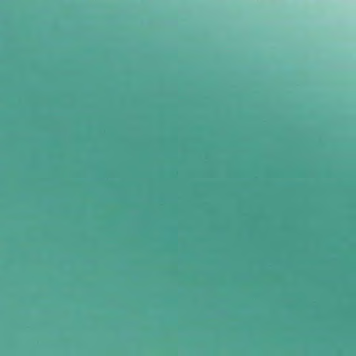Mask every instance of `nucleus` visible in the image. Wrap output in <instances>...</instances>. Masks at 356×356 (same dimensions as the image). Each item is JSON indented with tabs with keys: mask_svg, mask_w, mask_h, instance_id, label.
<instances>
[{
	"mask_svg": "<svg viewBox=\"0 0 356 356\" xmlns=\"http://www.w3.org/2000/svg\"><path fill=\"white\" fill-rule=\"evenodd\" d=\"M18 102H19V105L20 104V97H19Z\"/></svg>",
	"mask_w": 356,
	"mask_h": 356,
	"instance_id": "1",
	"label": "nucleus"
}]
</instances>
